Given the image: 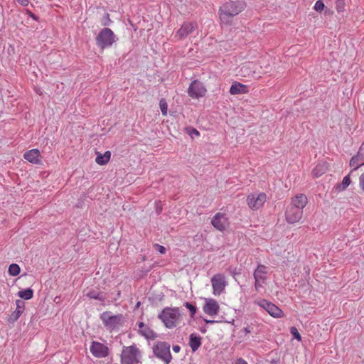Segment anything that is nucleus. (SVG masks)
Returning <instances> with one entry per match:
<instances>
[{
    "mask_svg": "<svg viewBox=\"0 0 364 364\" xmlns=\"http://www.w3.org/2000/svg\"><path fill=\"white\" fill-rule=\"evenodd\" d=\"M201 345V338L195 334L192 333L190 336L189 346L193 351H196Z\"/></svg>",
    "mask_w": 364,
    "mask_h": 364,
    "instance_id": "393cba45",
    "label": "nucleus"
},
{
    "mask_svg": "<svg viewBox=\"0 0 364 364\" xmlns=\"http://www.w3.org/2000/svg\"><path fill=\"white\" fill-rule=\"evenodd\" d=\"M18 295L21 299L28 300V299H31V298H33V291L31 289L28 288L26 289L19 291L18 292Z\"/></svg>",
    "mask_w": 364,
    "mask_h": 364,
    "instance_id": "c756f323",
    "label": "nucleus"
},
{
    "mask_svg": "<svg viewBox=\"0 0 364 364\" xmlns=\"http://www.w3.org/2000/svg\"><path fill=\"white\" fill-rule=\"evenodd\" d=\"M100 319L104 326L109 330H114L124 323V318L122 314L113 315L111 311H105L100 315Z\"/></svg>",
    "mask_w": 364,
    "mask_h": 364,
    "instance_id": "20e7f679",
    "label": "nucleus"
},
{
    "mask_svg": "<svg viewBox=\"0 0 364 364\" xmlns=\"http://www.w3.org/2000/svg\"><path fill=\"white\" fill-rule=\"evenodd\" d=\"M159 106L161 111V113L164 116L167 115L168 112V105L166 101L164 99H161L159 102Z\"/></svg>",
    "mask_w": 364,
    "mask_h": 364,
    "instance_id": "2f4dec72",
    "label": "nucleus"
},
{
    "mask_svg": "<svg viewBox=\"0 0 364 364\" xmlns=\"http://www.w3.org/2000/svg\"><path fill=\"white\" fill-rule=\"evenodd\" d=\"M181 350V348L179 346H174L173 347V350L175 352V353H178Z\"/></svg>",
    "mask_w": 364,
    "mask_h": 364,
    "instance_id": "49530a36",
    "label": "nucleus"
},
{
    "mask_svg": "<svg viewBox=\"0 0 364 364\" xmlns=\"http://www.w3.org/2000/svg\"><path fill=\"white\" fill-rule=\"evenodd\" d=\"M350 176L347 175L343 178L341 183H339L336 186V189L339 192L343 191L344 190H346L347 188V187L350 185Z\"/></svg>",
    "mask_w": 364,
    "mask_h": 364,
    "instance_id": "c85d7f7f",
    "label": "nucleus"
},
{
    "mask_svg": "<svg viewBox=\"0 0 364 364\" xmlns=\"http://www.w3.org/2000/svg\"><path fill=\"white\" fill-rule=\"evenodd\" d=\"M364 142L360 147L358 154L353 156L350 161V166L353 167V170L358 169L360 166L364 164Z\"/></svg>",
    "mask_w": 364,
    "mask_h": 364,
    "instance_id": "6ab92c4d",
    "label": "nucleus"
},
{
    "mask_svg": "<svg viewBox=\"0 0 364 364\" xmlns=\"http://www.w3.org/2000/svg\"><path fill=\"white\" fill-rule=\"evenodd\" d=\"M267 201V195L264 193H250L247 197V203L253 210L261 208Z\"/></svg>",
    "mask_w": 364,
    "mask_h": 364,
    "instance_id": "0eeeda50",
    "label": "nucleus"
},
{
    "mask_svg": "<svg viewBox=\"0 0 364 364\" xmlns=\"http://www.w3.org/2000/svg\"><path fill=\"white\" fill-rule=\"evenodd\" d=\"M308 203V198L306 195L299 193L292 197L289 205L302 210Z\"/></svg>",
    "mask_w": 364,
    "mask_h": 364,
    "instance_id": "aec40b11",
    "label": "nucleus"
},
{
    "mask_svg": "<svg viewBox=\"0 0 364 364\" xmlns=\"http://www.w3.org/2000/svg\"><path fill=\"white\" fill-rule=\"evenodd\" d=\"M185 306L190 311L191 316L193 317L196 313V307L188 302L185 304Z\"/></svg>",
    "mask_w": 364,
    "mask_h": 364,
    "instance_id": "c9c22d12",
    "label": "nucleus"
},
{
    "mask_svg": "<svg viewBox=\"0 0 364 364\" xmlns=\"http://www.w3.org/2000/svg\"><path fill=\"white\" fill-rule=\"evenodd\" d=\"M207 90L203 82L196 80H193L188 89V94L189 97L193 99H199L205 95Z\"/></svg>",
    "mask_w": 364,
    "mask_h": 364,
    "instance_id": "9b49d317",
    "label": "nucleus"
},
{
    "mask_svg": "<svg viewBox=\"0 0 364 364\" xmlns=\"http://www.w3.org/2000/svg\"><path fill=\"white\" fill-rule=\"evenodd\" d=\"M16 308L15 311L10 315L9 318H8V321L11 323H14V322H16L21 316V315L23 314L25 309V304L21 300H16Z\"/></svg>",
    "mask_w": 364,
    "mask_h": 364,
    "instance_id": "412c9836",
    "label": "nucleus"
},
{
    "mask_svg": "<svg viewBox=\"0 0 364 364\" xmlns=\"http://www.w3.org/2000/svg\"><path fill=\"white\" fill-rule=\"evenodd\" d=\"M252 328L249 326L243 328V329H242V331L245 333V335L250 333L252 332Z\"/></svg>",
    "mask_w": 364,
    "mask_h": 364,
    "instance_id": "37998d69",
    "label": "nucleus"
},
{
    "mask_svg": "<svg viewBox=\"0 0 364 364\" xmlns=\"http://www.w3.org/2000/svg\"><path fill=\"white\" fill-rule=\"evenodd\" d=\"M204 321L206 323H214L215 322V321H214V320H208V319H204Z\"/></svg>",
    "mask_w": 364,
    "mask_h": 364,
    "instance_id": "de8ad7c7",
    "label": "nucleus"
},
{
    "mask_svg": "<svg viewBox=\"0 0 364 364\" xmlns=\"http://www.w3.org/2000/svg\"><path fill=\"white\" fill-rule=\"evenodd\" d=\"M255 70V63H245L238 68V75L243 77L256 79Z\"/></svg>",
    "mask_w": 364,
    "mask_h": 364,
    "instance_id": "4468645a",
    "label": "nucleus"
},
{
    "mask_svg": "<svg viewBox=\"0 0 364 364\" xmlns=\"http://www.w3.org/2000/svg\"><path fill=\"white\" fill-rule=\"evenodd\" d=\"M210 282L213 287V294L215 296H219L223 293L228 285L226 278L223 274L213 275Z\"/></svg>",
    "mask_w": 364,
    "mask_h": 364,
    "instance_id": "6e6552de",
    "label": "nucleus"
},
{
    "mask_svg": "<svg viewBox=\"0 0 364 364\" xmlns=\"http://www.w3.org/2000/svg\"><path fill=\"white\" fill-rule=\"evenodd\" d=\"M211 224L218 231L224 232L229 228L230 221L226 213L219 212L212 218Z\"/></svg>",
    "mask_w": 364,
    "mask_h": 364,
    "instance_id": "9d476101",
    "label": "nucleus"
},
{
    "mask_svg": "<svg viewBox=\"0 0 364 364\" xmlns=\"http://www.w3.org/2000/svg\"><path fill=\"white\" fill-rule=\"evenodd\" d=\"M26 13L27 14L31 17L32 18L33 20L35 21H38V17L33 14L32 13L31 11L29 10H27L26 11Z\"/></svg>",
    "mask_w": 364,
    "mask_h": 364,
    "instance_id": "c03bdc74",
    "label": "nucleus"
},
{
    "mask_svg": "<svg viewBox=\"0 0 364 364\" xmlns=\"http://www.w3.org/2000/svg\"><path fill=\"white\" fill-rule=\"evenodd\" d=\"M90 350L91 353L96 358H105L109 355V348L102 343L92 341Z\"/></svg>",
    "mask_w": 364,
    "mask_h": 364,
    "instance_id": "dca6fc26",
    "label": "nucleus"
},
{
    "mask_svg": "<svg viewBox=\"0 0 364 364\" xmlns=\"http://www.w3.org/2000/svg\"><path fill=\"white\" fill-rule=\"evenodd\" d=\"M115 41L116 36L109 28H102L96 37V43L102 50L112 46Z\"/></svg>",
    "mask_w": 364,
    "mask_h": 364,
    "instance_id": "39448f33",
    "label": "nucleus"
},
{
    "mask_svg": "<svg viewBox=\"0 0 364 364\" xmlns=\"http://www.w3.org/2000/svg\"><path fill=\"white\" fill-rule=\"evenodd\" d=\"M111 157V152L109 151H107L105 152L104 154H98L97 156L95 159V161L97 164L100 165H105L109 162Z\"/></svg>",
    "mask_w": 364,
    "mask_h": 364,
    "instance_id": "bb28decb",
    "label": "nucleus"
},
{
    "mask_svg": "<svg viewBox=\"0 0 364 364\" xmlns=\"http://www.w3.org/2000/svg\"><path fill=\"white\" fill-rule=\"evenodd\" d=\"M324 7L325 5L322 0H318L314 5V9L318 12H321L323 10Z\"/></svg>",
    "mask_w": 364,
    "mask_h": 364,
    "instance_id": "72a5a7b5",
    "label": "nucleus"
},
{
    "mask_svg": "<svg viewBox=\"0 0 364 364\" xmlns=\"http://www.w3.org/2000/svg\"><path fill=\"white\" fill-rule=\"evenodd\" d=\"M255 63V72H256V79H259L262 77V75L270 72L271 70V65L269 62H267L265 65H264V68H261L258 61Z\"/></svg>",
    "mask_w": 364,
    "mask_h": 364,
    "instance_id": "b1692460",
    "label": "nucleus"
},
{
    "mask_svg": "<svg viewBox=\"0 0 364 364\" xmlns=\"http://www.w3.org/2000/svg\"><path fill=\"white\" fill-rule=\"evenodd\" d=\"M245 8V4L240 1L225 2L219 9V17L221 23L230 25L233 18L241 13Z\"/></svg>",
    "mask_w": 364,
    "mask_h": 364,
    "instance_id": "f257e3e1",
    "label": "nucleus"
},
{
    "mask_svg": "<svg viewBox=\"0 0 364 364\" xmlns=\"http://www.w3.org/2000/svg\"><path fill=\"white\" fill-rule=\"evenodd\" d=\"M326 171V166L324 164H318L312 170V176L315 178H318Z\"/></svg>",
    "mask_w": 364,
    "mask_h": 364,
    "instance_id": "cd10ccee",
    "label": "nucleus"
},
{
    "mask_svg": "<svg viewBox=\"0 0 364 364\" xmlns=\"http://www.w3.org/2000/svg\"><path fill=\"white\" fill-rule=\"evenodd\" d=\"M261 68H264V65L267 63V62H269V59H267L266 58H261L259 60H257Z\"/></svg>",
    "mask_w": 364,
    "mask_h": 364,
    "instance_id": "ea45409f",
    "label": "nucleus"
},
{
    "mask_svg": "<svg viewBox=\"0 0 364 364\" xmlns=\"http://www.w3.org/2000/svg\"><path fill=\"white\" fill-rule=\"evenodd\" d=\"M290 332L296 340H298V341L301 340V336L300 333L298 332L296 328L291 327L290 329Z\"/></svg>",
    "mask_w": 364,
    "mask_h": 364,
    "instance_id": "e433bc0d",
    "label": "nucleus"
},
{
    "mask_svg": "<svg viewBox=\"0 0 364 364\" xmlns=\"http://www.w3.org/2000/svg\"><path fill=\"white\" fill-rule=\"evenodd\" d=\"M235 364H248L245 360L239 358L236 360Z\"/></svg>",
    "mask_w": 364,
    "mask_h": 364,
    "instance_id": "a18cd8bd",
    "label": "nucleus"
},
{
    "mask_svg": "<svg viewBox=\"0 0 364 364\" xmlns=\"http://www.w3.org/2000/svg\"><path fill=\"white\" fill-rule=\"evenodd\" d=\"M189 134L193 137V136H198L200 135V132L195 128H192L189 132Z\"/></svg>",
    "mask_w": 364,
    "mask_h": 364,
    "instance_id": "a19ab883",
    "label": "nucleus"
},
{
    "mask_svg": "<svg viewBox=\"0 0 364 364\" xmlns=\"http://www.w3.org/2000/svg\"><path fill=\"white\" fill-rule=\"evenodd\" d=\"M205 304L203 306V311L210 316H216L220 311L218 302L213 298H205Z\"/></svg>",
    "mask_w": 364,
    "mask_h": 364,
    "instance_id": "2eb2a0df",
    "label": "nucleus"
},
{
    "mask_svg": "<svg viewBox=\"0 0 364 364\" xmlns=\"http://www.w3.org/2000/svg\"><path fill=\"white\" fill-rule=\"evenodd\" d=\"M159 318L166 328H172L180 323L181 314L178 308L167 307L163 309Z\"/></svg>",
    "mask_w": 364,
    "mask_h": 364,
    "instance_id": "f03ea898",
    "label": "nucleus"
},
{
    "mask_svg": "<svg viewBox=\"0 0 364 364\" xmlns=\"http://www.w3.org/2000/svg\"><path fill=\"white\" fill-rule=\"evenodd\" d=\"M23 158L28 162L36 164H42V155L38 149H33L23 154Z\"/></svg>",
    "mask_w": 364,
    "mask_h": 364,
    "instance_id": "f3484780",
    "label": "nucleus"
},
{
    "mask_svg": "<svg viewBox=\"0 0 364 364\" xmlns=\"http://www.w3.org/2000/svg\"><path fill=\"white\" fill-rule=\"evenodd\" d=\"M16 1L23 6H26L29 4L28 0H16Z\"/></svg>",
    "mask_w": 364,
    "mask_h": 364,
    "instance_id": "79ce46f5",
    "label": "nucleus"
},
{
    "mask_svg": "<svg viewBox=\"0 0 364 364\" xmlns=\"http://www.w3.org/2000/svg\"><path fill=\"white\" fill-rule=\"evenodd\" d=\"M112 23V20L109 18V14H106L105 17L101 20V25L103 26H107L110 25Z\"/></svg>",
    "mask_w": 364,
    "mask_h": 364,
    "instance_id": "f704fd0d",
    "label": "nucleus"
},
{
    "mask_svg": "<svg viewBox=\"0 0 364 364\" xmlns=\"http://www.w3.org/2000/svg\"><path fill=\"white\" fill-rule=\"evenodd\" d=\"M336 9L338 13L343 12L345 9L344 0H337L336 3Z\"/></svg>",
    "mask_w": 364,
    "mask_h": 364,
    "instance_id": "473e14b6",
    "label": "nucleus"
},
{
    "mask_svg": "<svg viewBox=\"0 0 364 364\" xmlns=\"http://www.w3.org/2000/svg\"><path fill=\"white\" fill-rule=\"evenodd\" d=\"M248 92V87L246 85H243L238 82H232L230 93L231 95L245 94Z\"/></svg>",
    "mask_w": 364,
    "mask_h": 364,
    "instance_id": "5701e85b",
    "label": "nucleus"
},
{
    "mask_svg": "<svg viewBox=\"0 0 364 364\" xmlns=\"http://www.w3.org/2000/svg\"><path fill=\"white\" fill-rule=\"evenodd\" d=\"M303 218V210L294 208L291 205H288L285 213V218L288 223L295 224L299 223Z\"/></svg>",
    "mask_w": 364,
    "mask_h": 364,
    "instance_id": "f8f14e48",
    "label": "nucleus"
},
{
    "mask_svg": "<svg viewBox=\"0 0 364 364\" xmlns=\"http://www.w3.org/2000/svg\"><path fill=\"white\" fill-rule=\"evenodd\" d=\"M257 304L264 310L268 312V314L274 318H281L283 316V311L278 306L274 305V304L267 301L265 299H262L257 302Z\"/></svg>",
    "mask_w": 364,
    "mask_h": 364,
    "instance_id": "ddd939ff",
    "label": "nucleus"
},
{
    "mask_svg": "<svg viewBox=\"0 0 364 364\" xmlns=\"http://www.w3.org/2000/svg\"><path fill=\"white\" fill-rule=\"evenodd\" d=\"M268 267L264 264H259L254 272L255 287L259 291L266 282Z\"/></svg>",
    "mask_w": 364,
    "mask_h": 364,
    "instance_id": "1a4fd4ad",
    "label": "nucleus"
},
{
    "mask_svg": "<svg viewBox=\"0 0 364 364\" xmlns=\"http://www.w3.org/2000/svg\"><path fill=\"white\" fill-rule=\"evenodd\" d=\"M154 247L161 254H164L166 252V248L162 245H160L159 244H155Z\"/></svg>",
    "mask_w": 364,
    "mask_h": 364,
    "instance_id": "4c0bfd02",
    "label": "nucleus"
},
{
    "mask_svg": "<svg viewBox=\"0 0 364 364\" xmlns=\"http://www.w3.org/2000/svg\"><path fill=\"white\" fill-rule=\"evenodd\" d=\"M154 353L156 357L161 359L165 363L168 364L172 356L170 352V345L166 342H157L153 348Z\"/></svg>",
    "mask_w": 364,
    "mask_h": 364,
    "instance_id": "423d86ee",
    "label": "nucleus"
},
{
    "mask_svg": "<svg viewBox=\"0 0 364 364\" xmlns=\"http://www.w3.org/2000/svg\"><path fill=\"white\" fill-rule=\"evenodd\" d=\"M86 296L90 299H97L100 301H104L106 299V296L103 292L95 289L89 291Z\"/></svg>",
    "mask_w": 364,
    "mask_h": 364,
    "instance_id": "a878e982",
    "label": "nucleus"
},
{
    "mask_svg": "<svg viewBox=\"0 0 364 364\" xmlns=\"http://www.w3.org/2000/svg\"><path fill=\"white\" fill-rule=\"evenodd\" d=\"M20 271L21 268L17 264H11L9 267L8 272L11 276H17Z\"/></svg>",
    "mask_w": 364,
    "mask_h": 364,
    "instance_id": "7c9ffc66",
    "label": "nucleus"
},
{
    "mask_svg": "<svg viewBox=\"0 0 364 364\" xmlns=\"http://www.w3.org/2000/svg\"><path fill=\"white\" fill-rule=\"evenodd\" d=\"M359 186L363 191H364V173L359 177Z\"/></svg>",
    "mask_w": 364,
    "mask_h": 364,
    "instance_id": "58836bf2",
    "label": "nucleus"
},
{
    "mask_svg": "<svg viewBox=\"0 0 364 364\" xmlns=\"http://www.w3.org/2000/svg\"><path fill=\"white\" fill-rule=\"evenodd\" d=\"M196 28V24L192 22H185L175 34V38L178 40L184 38L191 33Z\"/></svg>",
    "mask_w": 364,
    "mask_h": 364,
    "instance_id": "a211bd4d",
    "label": "nucleus"
},
{
    "mask_svg": "<svg viewBox=\"0 0 364 364\" xmlns=\"http://www.w3.org/2000/svg\"><path fill=\"white\" fill-rule=\"evenodd\" d=\"M141 358V352L136 344L124 346L121 353V364H138Z\"/></svg>",
    "mask_w": 364,
    "mask_h": 364,
    "instance_id": "7ed1b4c3",
    "label": "nucleus"
},
{
    "mask_svg": "<svg viewBox=\"0 0 364 364\" xmlns=\"http://www.w3.org/2000/svg\"><path fill=\"white\" fill-rule=\"evenodd\" d=\"M139 332L146 339L153 340L156 338V333L152 329H151L149 326L144 324L143 322H140L139 323Z\"/></svg>",
    "mask_w": 364,
    "mask_h": 364,
    "instance_id": "4be33fe9",
    "label": "nucleus"
}]
</instances>
